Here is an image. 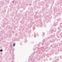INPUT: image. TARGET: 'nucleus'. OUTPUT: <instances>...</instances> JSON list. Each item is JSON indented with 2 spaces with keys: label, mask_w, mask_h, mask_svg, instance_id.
I'll list each match as a JSON object with an SVG mask.
<instances>
[{
  "label": "nucleus",
  "mask_w": 62,
  "mask_h": 62,
  "mask_svg": "<svg viewBox=\"0 0 62 62\" xmlns=\"http://www.w3.org/2000/svg\"><path fill=\"white\" fill-rule=\"evenodd\" d=\"M15 43H14L13 45V46H15Z\"/></svg>",
  "instance_id": "2"
},
{
  "label": "nucleus",
  "mask_w": 62,
  "mask_h": 62,
  "mask_svg": "<svg viewBox=\"0 0 62 62\" xmlns=\"http://www.w3.org/2000/svg\"><path fill=\"white\" fill-rule=\"evenodd\" d=\"M0 52H2V51H3V50L2 49H1L0 50Z\"/></svg>",
  "instance_id": "1"
}]
</instances>
